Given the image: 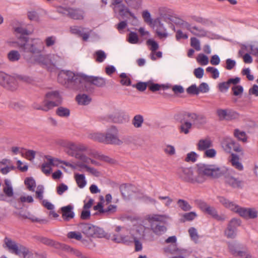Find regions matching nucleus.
<instances>
[{
	"instance_id": "obj_38",
	"label": "nucleus",
	"mask_w": 258,
	"mask_h": 258,
	"mask_svg": "<svg viewBox=\"0 0 258 258\" xmlns=\"http://www.w3.org/2000/svg\"><path fill=\"white\" fill-rule=\"evenodd\" d=\"M183 251H184V250L180 249L177 247L176 244L169 245L167 247L165 248V252L170 253L172 254L176 253L182 254Z\"/></svg>"
},
{
	"instance_id": "obj_29",
	"label": "nucleus",
	"mask_w": 258,
	"mask_h": 258,
	"mask_svg": "<svg viewBox=\"0 0 258 258\" xmlns=\"http://www.w3.org/2000/svg\"><path fill=\"white\" fill-rule=\"evenodd\" d=\"M76 100L79 104L86 105L91 101V98L85 94H79L76 96Z\"/></svg>"
},
{
	"instance_id": "obj_9",
	"label": "nucleus",
	"mask_w": 258,
	"mask_h": 258,
	"mask_svg": "<svg viewBox=\"0 0 258 258\" xmlns=\"http://www.w3.org/2000/svg\"><path fill=\"white\" fill-rule=\"evenodd\" d=\"M0 85L7 90L14 91L18 86L16 79L3 72H0Z\"/></svg>"
},
{
	"instance_id": "obj_33",
	"label": "nucleus",
	"mask_w": 258,
	"mask_h": 258,
	"mask_svg": "<svg viewBox=\"0 0 258 258\" xmlns=\"http://www.w3.org/2000/svg\"><path fill=\"white\" fill-rule=\"evenodd\" d=\"M75 178L78 186L82 188L86 185L85 176L83 174L76 173L75 174Z\"/></svg>"
},
{
	"instance_id": "obj_8",
	"label": "nucleus",
	"mask_w": 258,
	"mask_h": 258,
	"mask_svg": "<svg viewBox=\"0 0 258 258\" xmlns=\"http://www.w3.org/2000/svg\"><path fill=\"white\" fill-rule=\"evenodd\" d=\"M83 81L85 83L83 84L84 86L85 90L89 92H92L94 88L91 85H94L99 88H102L106 85V80L104 78L100 77H95L93 76H87L84 74Z\"/></svg>"
},
{
	"instance_id": "obj_35",
	"label": "nucleus",
	"mask_w": 258,
	"mask_h": 258,
	"mask_svg": "<svg viewBox=\"0 0 258 258\" xmlns=\"http://www.w3.org/2000/svg\"><path fill=\"white\" fill-rule=\"evenodd\" d=\"M144 122V118L143 115L141 114L136 115L132 119V122L133 125L136 128H140L142 126Z\"/></svg>"
},
{
	"instance_id": "obj_25",
	"label": "nucleus",
	"mask_w": 258,
	"mask_h": 258,
	"mask_svg": "<svg viewBox=\"0 0 258 258\" xmlns=\"http://www.w3.org/2000/svg\"><path fill=\"white\" fill-rule=\"evenodd\" d=\"M233 139L229 137H225L221 142V145L224 151L227 153H230L232 150L233 145Z\"/></svg>"
},
{
	"instance_id": "obj_7",
	"label": "nucleus",
	"mask_w": 258,
	"mask_h": 258,
	"mask_svg": "<svg viewBox=\"0 0 258 258\" xmlns=\"http://www.w3.org/2000/svg\"><path fill=\"white\" fill-rule=\"evenodd\" d=\"M79 227L82 233L88 237L109 238L110 236L102 228L91 224L81 223Z\"/></svg>"
},
{
	"instance_id": "obj_13",
	"label": "nucleus",
	"mask_w": 258,
	"mask_h": 258,
	"mask_svg": "<svg viewBox=\"0 0 258 258\" xmlns=\"http://www.w3.org/2000/svg\"><path fill=\"white\" fill-rule=\"evenodd\" d=\"M241 221L239 219L233 218L229 222L224 234L227 238H234L236 236L237 228L241 225Z\"/></svg>"
},
{
	"instance_id": "obj_46",
	"label": "nucleus",
	"mask_w": 258,
	"mask_h": 258,
	"mask_svg": "<svg viewBox=\"0 0 258 258\" xmlns=\"http://www.w3.org/2000/svg\"><path fill=\"white\" fill-rule=\"evenodd\" d=\"M67 237L69 239H75L79 241L83 242L84 239L82 240V236L81 233L76 231H71L67 234Z\"/></svg>"
},
{
	"instance_id": "obj_30",
	"label": "nucleus",
	"mask_w": 258,
	"mask_h": 258,
	"mask_svg": "<svg viewBox=\"0 0 258 258\" xmlns=\"http://www.w3.org/2000/svg\"><path fill=\"white\" fill-rule=\"evenodd\" d=\"M146 43L148 45H149L151 46L150 50L152 51L150 55V58L152 60H155L156 59V57L154 56V54L153 53V52L155 51L156 50H157L159 48V45L158 43L152 39H148Z\"/></svg>"
},
{
	"instance_id": "obj_62",
	"label": "nucleus",
	"mask_w": 258,
	"mask_h": 258,
	"mask_svg": "<svg viewBox=\"0 0 258 258\" xmlns=\"http://www.w3.org/2000/svg\"><path fill=\"white\" fill-rule=\"evenodd\" d=\"M247 219H254L257 217V211L254 208H248Z\"/></svg>"
},
{
	"instance_id": "obj_22",
	"label": "nucleus",
	"mask_w": 258,
	"mask_h": 258,
	"mask_svg": "<svg viewBox=\"0 0 258 258\" xmlns=\"http://www.w3.org/2000/svg\"><path fill=\"white\" fill-rule=\"evenodd\" d=\"M126 116L122 112H116L109 116V118L114 123H122L126 121Z\"/></svg>"
},
{
	"instance_id": "obj_43",
	"label": "nucleus",
	"mask_w": 258,
	"mask_h": 258,
	"mask_svg": "<svg viewBox=\"0 0 258 258\" xmlns=\"http://www.w3.org/2000/svg\"><path fill=\"white\" fill-rule=\"evenodd\" d=\"M192 28L193 31L191 32V33L198 37H205L207 34V31L203 28H199L197 26H193Z\"/></svg>"
},
{
	"instance_id": "obj_14",
	"label": "nucleus",
	"mask_w": 258,
	"mask_h": 258,
	"mask_svg": "<svg viewBox=\"0 0 258 258\" xmlns=\"http://www.w3.org/2000/svg\"><path fill=\"white\" fill-rule=\"evenodd\" d=\"M118 131L115 126H111L105 135V143L120 145L122 143L117 137Z\"/></svg>"
},
{
	"instance_id": "obj_15",
	"label": "nucleus",
	"mask_w": 258,
	"mask_h": 258,
	"mask_svg": "<svg viewBox=\"0 0 258 258\" xmlns=\"http://www.w3.org/2000/svg\"><path fill=\"white\" fill-rule=\"evenodd\" d=\"M217 114L221 120H230L236 118L238 114L235 111L231 109H218L217 110Z\"/></svg>"
},
{
	"instance_id": "obj_20",
	"label": "nucleus",
	"mask_w": 258,
	"mask_h": 258,
	"mask_svg": "<svg viewBox=\"0 0 258 258\" xmlns=\"http://www.w3.org/2000/svg\"><path fill=\"white\" fill-rule=\"evenodd\" d=\"M205 213L211 216L214 219L217 220V221H224L226 219L225 215H218L217 210L214 207L209 206V207L206 209V212Z\"/></svg>"
},
{
	"instance_id": "obj_19",
	"label": "nucleus",
	"mask_w": 258,
	"mask_h": 258,
	"mask_svg": "<svg viewBox=\"0 0 258 258\" xmlns=\"http://www.w3.org/2000/svg\"><path fill=\"white\" fill-rule=\"evenodd\" d=\"M133 186L131 184L123 183L120 185L119 190L124 199L129 198L133 192Z\"/></svg>"
},
{
	"instance_id": "obj_40",
	"label": "nucleus",
	"mask_w": 258,
	"mask_h": 258,
	"mask_svg": "<svg viewBox=\"0 0 258 258\" xmlns=\"http://www.w3.org/2000/svg\"><path fill=\"white\" fill-rule=\"evenodd\" d=\"M68 154L72 156H74L77 159L81 160L84 163H89L90 160H91V158L88 157L84 154L81 153H70V152H69Z\"/></svg>"
},
{
	"instance_id": "obj_26",
	"label": "nucleus",
	"mask_w": 258,
	"mask_h": 258,
	"mask_svg": "<svg viewBox=\"0 0 258 258\" xmlns=\"http://www.w3.org/2000/svg\"><path fill=\"white\" fill-rule=\"evenodd\" d=\"M116 10H118L119 15L122 18L125 17L126 14H128L133 18H136L135 15L130 10L128 7L125 5L119 6Z\"/></svg>"
},
{
	"instance_id": "obj_53",
	"label": "nucleus",
	"mask_w": 258,
	"mask_h": 258,
	"mask_svg": "<svg viewBox=\"0 0 258 258\" xmlns=\"http://www.w3.org/2000/svg\"><path fill=\"white\" fill-rule=\"evenodd\" d=\"M139 38L137 34L134 32H131L128 34V41L132 44H136L138 42Z\"/></svg>"
},
{
	"instance_id": "obj_3",
	"label": "nucleus",
	"mask_w": 258,
	"mask_h": 258,
	"mask_svg": "<svg viewBox=\"0 0 258 258\" xmlns=\"http://www.w3.org/2000/svg\"><path fill=\"white\" fill-rule=\"evenodd\" d=\"M197 175H201L205 181V176L218 178L225 173V170L215 164H200L197 165Z\"/></svg>"
},
{
	"instance_id": "obj_64",
	"label": "nucleus",
	"mask_w": 258,
	"mask_h": 258,
	"mask_svg": "<svg viewBox=\"0 0 258 258\" xmlns=\"http://www.w3.org/2000/svg\"><path fill=\"white\" fill-rule=\"evenodd\" d=\"M232 90L234 96H238L243 93V88L241 85H236L232 87Z\"/></svg>"
},
{
	"instance_id": "obj_27",
	"label": "nucleus",
	"mask_w": 258,
	"mask_h": 258,
	"mask_svg": "<svg viewBox=\"0 0 258 258\" xmlns=\"http://www.w3.org/2000/svg\"><path fill=\"white\" fill-rule=\"evenodd\" d=\"M200 151L206 150L212 146V143L209 139L200 140L197 145Z\"/></svg>"
},
{
	"instance_id": "obj_48",
	"label": "nucleus",
	"mask_w": 258,
	"mask_h": 258,
	"mask_svg": "<svg viewBox=\"0 0 258 258\" xmlns=\"http://www.w3.org/2000/svg\"><path fill=\"white\" fill-rule=\"evenodd\" d=\"M230 250L231 253H232V254H233L235 256H238L241 257L245 256L246 254V253H247L246 250H238L234 246H232L230 248Z\"/></svg>"
},
{
	"instance_id": "obj_32",
	"label": "nucleus",
	"mask_w": 258,
	"mask_h": 258,
	"mask_svg": "<svg viewBox=\"0 0 258 258\" xmlns=\"http://www.w3.org/2000/svg\"><path fill=\"white\" fill-rule=\"evenodd\" d=\"M126 5L131 9H139L142 3V0H124Z\"/></svg>"
},
{
	"instance_id": "obj_21",
	"label": "nucleus",
	"mask_w": 258,
	"mask_h": 258,
	"mask_svg": "<svg viewBox=\"0 0 258 258\" xmlns=\"http://www.w3.org/2000/svg\"><path fill=\"white\" fill-rule=\"evenodd\" d=\"M217 199L218 200L220 203L223 205L225 208L229 209L231 211H233L236 208L235 203L233 202L230 201L228 199H226L223 196H218Z\"/></svg>"
},
{
	"instance_id": "obj_37",
	"label": "nucleus",
	"mask_w": 258,
	"mask_h": 258,
	"mask_svg": "<svg viewBox=\"0 0 258 258\" xmlns=\"http://www.w3.org/2000/svg\"><path fill=\"white\" fill-rule=\"evenodd\" d=\"M56 114L62 117H68L70 114V110L69 109L60 106L58 107L55 111Z\"/></svg>"
},
{
	"instance_id": "obj_58",
	"label": "nucleus",
	"mask_w": 258,
	"mask_h": 258,
	"mask_svg": "<svg viewBox=\"0 0 258 258\" xmlns=\"http://www.w3.org/2000/svg\"><path fill=\"white\" fill-rule=\"evenodd\" d=\"M190 45L197 51L201 50L200 41L196 37H191L190 38Z\"/></svg>"
},
{
	"instance_id": "obj_17",
	"label": "nucleus",
	"mask_w": 258,
	"mask_h": 258,
	"mask_svg": "<svg viewBox=\"0 0 258 258\" xmlns=\"http://www.w3.org/2000/svg\"><path fill=\"white\" fill-rule=\"evenodd\" d=\"M186 116L189 119L193 122L194 124L200 126L205 124L207 122L206 117L203 114H199L194 112H186Z\"/></svg>"
},
{
	"instance_id": "obj_55",
	"label": "nucleus",
	"mask_w": 258,
	"mask_h": 258,
	"mask_svg": "<svg viewBox=\"0 0 258 258\" xmlns=\"http://www.w3.org/2000/svg\"><path fill=\"white\" fill-rule=\"evenodd\" d=\"M195 203L197 206L204 212H206V209L209 207V205L207 203L201 200H197Z\"/></svg>"
},
{
	"instance_id": "obj_12",
	"label": "nucleus",
	"mask_w": 258,
	"mask_h": 258,
	"mask_svg": "<svg viewBox=\"0 0 258 258\" xmlns=\"http://www.w3.org/2000/svg\"><path fill=\"white\" fill-rule=\"evenodd\" d=\"M64 57L63 55H59L57 54H53L49 56V61L43 55H39L38 59L42 64L47 66L51 64L54 67L61 66L64 61Z\"/></svg>"
},
{
	"instance_id": "obj_52",
	"label": "nucleus",
	"mask_w": 258,
	"mask_h": 258,
	"mask_svg": "<svg viewBox=\"0 0 258 258\" xmlns=\"http://www.w3.org/2000/svg\"><path fill=\"white\" fill-rule=\"evenodd\" d=\"M148 88L152 92H156L161 89V85L159 84L154 83L152 81H148Z\"/></svg>"
},
{
	"instance_id": "obj_28",
	"label": "nucleus",
	"mask_w": 258,
	"mask_h": 258,
	"mask_svg": "<svg viewBox=\"0 0 258 258\" xmlns=\"http://www.w3.org/2000/svg\"><path fill=\"white\" fill-rule=\"evenodd\" d=\"M231 162L233 167L239 171L243 170V166L241 162H239V156L234 153L231 154Z\"/></svg>"
},
{
	"instance_id": "obj_61",
	"label": "nucleus",
	"mask_w": 258,
	"mask_h": 258,
	"mask_svg": "<svg viewBox=\"0 0 258 258\" xmlns=\"http://www.w3.org/2000/svg\"><path fill=\"white\" fill-rule=\"evenodd\" d=\"M70 31L72 34L77 35L80 37L84 31V28L75 26L70 27Z\"/></svg>"
},
{
	"instance_id": "obj_44",
	"label": "nucleus",
	"mask_w": 258,
	"mask_h": 258,
	"mask_svg": "<svg viewBox=\"0 0 258 258\" xmlns=\"http://www.w3.org/2000/svg\"><path fill=\"white\" fill-rule=\"evenodd\" d=\"M119 77L121 78L120 83L122 85L126 86L131 85V80L127 76L125 73H121L119 75Z\"/></svg>"
},
{
	"instance_id": "obj_23",
	"label": "nucleus",
	"mask_w": 258,
	"mask_h": 258,
	"mask_svg": "<svg viewBox=\"0 0 258 258\" xmlns=\"http://www.w3.org/2000/svg\"><path fill=\"white\" fill-rule=\"evenodd\" d=\"M151 229L153 232L157 235H161L167 230V228L160 223H153L151 225Z\"/></svg>"
},
{
	"instance_id": "obj_56",
	"label": "nucleus",
	"mask_w": 258,
	"mask_h": 258,
	"mask_svg": "<svg viewBox=\"0 0 258 258\" xmlns=\"http://www.w3.org/2000/svg\"><path fill=\"white\" fill-rule=\"evenodd\" d=\"M197 154L196 152L192 151L187 154L185 161L186 162H195L197 160Z\"/></svg>"
},
{
	"instance_id": "obj_4",
	"label": "nucleus",
	"mask_w": 258,
	"mask_h": 258,
	"mask_svg": "<svg viewBox=\"0 0 258 258\" xmlns=\"http://www.w3.org/2000/svg\"><path fill=\"white\" fill-rule=\"evenodd\" d=\"M176 174L184 182L192 184L203 183V178L201 175L198 176L197 170L192 167H178Z\"/></svg>"
},
{
	"instance_id": "obj_50",
	"label": "nucleus",
	"mask_w": 258,
	"mask_h": 258,
	"mask_svg": "<svg viewBox=\"0 0 258 258\" xmlns=\"http://www.w3.org/2000/svg\"><path fill=\"white\" fill-rule=\"evenodd\" d=\"M197 61L201 65L205 66L208 63L209 58L208 57L204 54L200 53L197 58Z\"/></svg>"
},
{
	"instance_id": "obj_45",
	"label": "nucleus",
	"mask_w": 258,
	"mask_h": 258,
	"mask_svg": "<svg viewBox=\"0 0 258 258\" xmlns=\"http://www.w3.org/2000/svg\"><path fill=\"white\" fill-rule=\"evenodd\" d=\"M8 57L10 61H16L20 58V54L17 50H11L8 53Z\"/></svg>"
},
{
	"instance_id": "obj_42",
	"label": "nucleus",
	"mask_w": 258,
	"mask_h": 258,
	"mask_svg": "<svg viewBox=\"0 0 258 258\" xmlns=\"http://www.w3.org/2000/svg\"><path fill=\"white\" fill-rule=\"evenodd\" d=\"M177 203L179 207L183 211H188L191 209V206L186 201L184 200L179 199Z\"/></svg>"
},
{
	"instance_id": "obj_57",
	"label": "nucleus",
	"mask_w": 258,
	"mask_h": 258,
	"mask_svg": "<svg viewBox=\"0 0 258 258\" xmlns=\"http://www.w3.org/2000/svg\"><path fill=\"white\" fill-rule=\"evenodd\" d=\"M186 92L189 95H198L199 94L198 87L196 84H192L186 89Z\"/></svg>"
},
{
	"instance_id": "obj_36",
	"label": "nucleus",
	"mask_w": 258,
	"mask_h": 258,
	"mask_svg": "<svg viewBox=\"0 0 258 258\" xmlns=\"http://www.w3.org/2000/svg\"><path fill=\"white\" fill-rule=\"evenodd\" d=\"M234 136L237 139L238 141L245 142L247 141V136L244 131H241L236 128L234 131Z\"/></svg>"
},
{
	"instance_id": "obj_2",
	"label": "nucleus",
	"mask_w": 258,
	"mask_h": 258,
	"mask_svg": "<svg viewBox=\"0 0 258 258\" xmlns=\"http://www.w3.org/2000/svg\"><path fill=\"white\" fill-rule=\"evenodd\" d=\"M83 74L75 73L69 70H62L58 73L57 81L67 88L79 90L83 86Z\"/></svg>"
},
{
	"instance_id": "obj_54",
	"label": "nucleus",
	"mask_w": 258,
	"mask_h": 258,
	"mask_svg": "<svg viewBox=\"0 0 258 258\" xmlns=\"http://www.w3.org/2000/svg\"><path fill=\"white\" fill-rule=\"evenodd\" d=\"M55 248L61 249L63 250H64V251L69 252H71V251L73 248L72 247H71V246H70L68 245H67L64 243L57 242L55 244Z\"/></svg>"
},
{
	"instance_id": "obj_41",
	"label": "nucleus",
	"mask_w": 258,
	"mask_h": 258,
	"mask_svg": "<svg viewBox=\"0 0 258 258\" xmlns=\"http://www.w3.org/2000/svg\"><path fill=\"white\" fill-rule=\"evenodd\" d=\"M236 208L234 209V210H233V212L238 214L240 217L247 219V213L248 208L240 207L238 205H236Z\"/></svg>"
},
{
	"instance_id": "obj_51",
	"label": "nucleus",
	"mask_w": 258,
	"mask_h": 258,
	"mask_svg": "<svg viewBox=\"0 0 258 258\" xmlns=\"http://www.w3.org/2000/svg\"><path fill=\"white\" fill-rule=\"evenodd\" d=\"M95 54L96 56V61L98 62H102L106 57V54L104 51L99 50L95 52Z\"/></svg>"
},
{
	"instance_id": "obj_18",
	"label": "nucleus",
	"mask_w": 258,
	"mask_h": 258,
	"mask_svg": "<svg viewBox=\"0 0 258 258\" xmlns=\"http://www.w3.org/2000/svg\"><path fill=\"white\" fill-rule=\"evenodd\" d=\"M73 209L74 206L71 204L60 208V211L62 215V218L64 221H69L74 218L75 214Z\"/></svg>"
},
{
	"instance_id": "obj_60",
	"label": "nucleus",
	"mask_w": 258,
	"mask_h": 258,
	"mask_svg": "<svg viewBox=\"0 0 258 258\" xmlns=\"http://www.w3.org/2000/svg\"><path fill=\"white\" fill-rule=\"evenodd\" d=\"M188 233L191 239L194 241H197L199 239V235L198 234L196 229L194 227H190L188 230Z\"/></svg>"
},
{
	"instance_id": "obj_47",
	"label": "nucleus",
	"mask_w": 258,
	"mask_h": 258,
	"mask_svg": "<svg viewBox=\"0 0 258 258\" xmlns=\"http://www.w3.org/2000/svg\"><path fill=\"white\" fill-rule=\"evenodd\" d=\"M25 184L27 185L29 190H34V187L36 186V182L33 177H27L24 181Z\"/></svg>"
},
{
	"instance_id": "obj_1",
	"label": "nucleus",
	"mask_w": 258,
	"mask_h": 258,
	"mask_svg": "<svg viewBox=\"0 0 258 258\" xmlns=\"http://www.w3.org/2000/svg\"><path fill=\"white\" fill-rule=\"evenodd\" d=\"M15 32L20 35L18 37V40L14 42L17 44L21 51L30 52L32 54L39 53L41 52L37 43L33 42L34 40H30L28 36L33 33L34 27L32 25H28L27 28L20 26L14 28Z\"/></svg>"
},
{
	"instance_id": "obj_31",
	"label": "nucleus",
	"mask_w": 258,
	"mask_h": 258,
	"mask_svg": "<svg viewBox=\"0 0 258 258\" xmlns=\"http://www.w3.org/2000/svg\"><path fill=\"white\" fill-rule=\"evenodd\" d=\"M87 150V147L83 144H75L72 143L70 145L69 150L68 152L80 153V151H85Z\"/></svg>"
},
{
	"instance_id": "obj_59",
	"label": "nucleus",
	"mask_w": 258,
	"mask_h": 258,
	"mask_svg": "<svg viewBox=\"0 0 258 258\" xmlns=\"http://www.w3.org/2000/svg\"><path fill=\"white\" fill-rule=\"evenodd\" d=\"M40 241L46 245L53 246L55 247V244L57 242H55L53 240L49 239L46 237H41L39 239Z\"/></svg>"
},
{
	"instance_id": "obj_11",
	"label": "nucleus",
	"mask_w": 258,
	"mask_h": 258,
	"mask_svg": "<svg viewBox=\"0 0 258 258\" xmlns=\"http://www.w3.org/2000/svg\"><path fill=\"white\" fill-rule=\"evenodd\" d=\"M59 13L75 20H82L84 18V12L79 9L60 7L58 9Z\"/></svg>"
},
{
	"instance_id": "obj_39",
	"label": "nucleus",
	"mask_w": 258,
	"mask_h": 258,
	"mask_svg": "<svg viewBox=\"0 0 258 258\" xmlns=\"http://www.w3.org/2000/svg\"><path fill=\"white\" fill-rule=\"evenodd\" d=\"M48 160L49 161L48 163H43L41 166L42 171L46 175L49 174L50 173L51 170L50 165H54L53 159L52 158H49Z\"/></svg>"
},
{
	"instance_id": "obj_24",
	"label": "nucleus",
	"mask_w": 258,
	"mask_h": 258,
	"mask_svg": "<svg viewBox=\"0 0 258 258\" xmlns=\"http://www.w3.org/2000/svg\"><path fill=\"white\" fill-rule=\"evenodd\" d=\"M154 29H155L156 33L157 35L160 38L166 37L167 36V33L164 32L165 30L163 27V24L161 22L158 21L157 22H155L154 24Z\"/></svg>"
},
{
	"instance_id": "obj_16",
	"label": "nucleus",
	"mask_w": 258,
	"mask_h": 258,
	"mask_svg": "<svg viewBox=\"0 0 258 258\" xmlns=\"http://www.w3.org/2000/svg\"><path fill=\"white\" fill-rule=\"evenodd\" d=\"M224 182L225 184L233 188H242L243 185V181L242 180L229 174L224 176Z\"/></svg>"
},
{
	"instance_id": "obj_10",
	"label": "nucleus",
	"mask_w": 258,
	"mask_h": 258,
	"mask_svg": "<svg viewBox=\"0 0 258 258\" xmlns=\"http://www.w3.org/2000/svg\"><path fill=\"white\" fill-rule=\"evenodd\" d=\"M188 116H186V112L179 113L175 115V119L181 124L178 129L180 133L188 134L192 127V123L188 120Z\"/></svg>"
},
{
	"instance_id": "obj_49",
	"label": "nucleus",
	"mask_w": 258,
	"mask_h": 258,
	"mask_svg": "<svg viewBox=\"0 0 258 258\" xmlns=\"http://www.w3.org/2000/svg\"><path fill=\"white\" fill-rule=\"evenodd\" d=\"M148 81L146 82H139L136 84L132 85L133 88H136L138 91L143 92L148 87Z\"/></svg>"
},
{
	"instance_id": "obj_63",
	"label": "nucleus",
	"mask_w": 258,
	"mask_h": 258,
	"mask_svg": "<svg viewBox=\"0 0 258 258\" xmlns=\"http://www.w3.org/2000/svg\"><path fill=\"white\" fill-rule=\"evenodd\" d=\"M92 138L99 142H102L105 143V135L101 133L94 134Z\"/></svg>"
},
{
	"instance_id": "obj_5",
	"label": "nucleus",
	"mask_w": 258,
	"mask_h": 258,
	"mask_svg": "<svg viewBox=\"0 0 258 258\" xmlns=\"http://www.w3.org/2000/svg\"><path fill=\"white\" fill-rule=\"evenodd\" d=\"M45 97L48 100L44 101V106H42L37 103H34L33 104V108L46 112L54 107L58 106L61 103V97L59 92L57 91L47 93Z\"/></svg>"
},
{
	"instance_id": "obj_6",
	"label": "nucleus",
	"mask_w": 258,
	"mask_h": 258,
	"mask_svg": "<svg viewBox=\"0 0 258 258\" xmlns=\"http://www.w3.org/2000/svg\"><path fill=\"white\" fill-rule=\"evenodd\" d=\"M4 242L12 253L19 256L22 255L23 258H30L33 256V253L29 251L27 247L20 244H17L11 238L6 237Z\"/></svg>"
},
{
	"instance_id": "obj_34",
	"label": "nucleus",
	"mask_w": 258,
	"mask_h": 258,
	"mask_svg": "<svg viewBox=\"0 0 258 258\" xmlns=\"http://www.w3.org/2000/svg\"><path fill=\"white\" fill-rule=\"evenodd\" d=\"M112 240L116 243H123L126 244H129L131 242V241L128 239V236L118 234L113 235Z\"/></svg>"
}]
</instances>
